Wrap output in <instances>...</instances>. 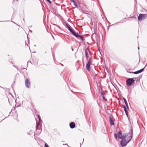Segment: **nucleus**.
<instances>
[{"label":"nucleus","instance_id":"nucleus-21","mask_svg":"<svg viewBox=\"0 0 147 147\" xmlns=\"http://www.w3.org/2000/svg\"><path fill=\"white\" fill-rule=\"evenodd\" d=\"M39 125V124H38V123H36V129H38V126Z\"/></svg>","mask_w":147,"mask_h":147},{"label":"nucleus","instance_id":"nucleus-34","mask_svg":"<svg viewBox=\"0 0 147 147\" xmlns=\"http://www.w3.org/2000/svg\"><path fill=\"white\" fill-rule=\"evenodd\" d=\"M30 32H32V31L31 30H30Z\"/></svg>","mask_w":147,"mask_h":147},{"label":"nucleus","instance_id":"nucleus-40","mask_svg":"<svg viewBox=\"0 0 147 147\" xmlns=\"http://www.w3.org/2000/svg\"><path fill=\"white\" fill-rule=\"evenodd\" d=\"M27 45L28 46V45Z\"/></svg>","mask_w":147,"mask_h":147},{"label":"nucleus","instance_id":"nucleus-31","mask_svg":"<svg viewBox=\"0 0 147 147\" xmlns=\"http://www.w3.org/2000/svg\"><path fill=\"white\" fill-rule=\"evenodd\" d=\"M8 101H9V103L10 104V100H9H9H8Z\"/></svg>","mask_w":147,"mask_h":147},{"label":"nucleus","instance_id":"nucleus-38","mask_svg":"<svg viewBox=\"0 0 147 147\" xmlns=\"http://www.w3.org/2000/svg\"><path fill=\"white\" fill-rule=\"evenodd\" d=\"M138 49H139V47H138Z\"/></svg>","mask_w":147,"mask_h":147},{"label":"nucleus","instance_id":"nucleus-28","mask_svg":"<svg viewBox=\"0 0 147 147\" xmlns=\"http://www.w3.org/2000/svg\"><path fill=\"white\" fill-rule=\"evenodd\" d=\"M71 2H73L74 1H75L74 0H70Z\"/></svg>","mask_w":147,"mask_h":147},{"label":"nucleus","instance_id":"nucleus-5","mask_svg":"<svg viewBox=\"0 0 147 147\" xmlns=\"http://www.w3.org/2000/svg\"><path fill=\"white\" fill-rule=\"evenodd\" d=\"M25 84L26 87L27 88H29L30 86V82L28 79H26L25 81Z\"/></svg>","mask_w":147,"mask_h":147},{"label":"nucleus","instance_id":"nucleus-19","mask_svg":"<svg viewBox=\"0 0 147 147\" xmlns=\"http://www.w3.org/2000/svg\"><path fill=\"white\" fill-rule=\"evenodd\" d=\"M38 119H39V121L40 122V121H42L41 120V118H40V116L39 115H38Z\"/></svg>","mask_w":147,"mask_h":147},{"label":"nucleus","instance_id":"nucleus-8","mask_svg":"<svg viewBox=\"0 0 147 147\" xmlns=\"http://www.w3.org/2000/svg\"><path fill=\"white\" fill-rule=\"evenodd\" d=\"M71 32L77 38H78L80 36V35H79L77 33H76L74 30H73Z\"/></svg>","mask_w":147,"mask_h":147},{"label":"nucleus","instance_id":"nucleus-33","mask_svg":"<svg viewBox=\"0 0 147 147\" xmlns=\"http://www.w3.org/2000/svg\"><path fill=\"white\" fill-rule=\"evenodd\" d=\"M12 22H13V23H14V24H16V23H15V22H13V21H12Z\"/></svg>","mask_w":147,"mask_h":147},{"label":"nucleus","instance_id":"nucleus-39","mask_svg":"<svg viewBox=\"0 0 147 147\" xmlns=\"http://www.w3.org/2000/svg\"><path fill=\"white\" fill-rule=\"evenodd\" d=\"M136 1V0H135Z\"/></svg>","mask_w":147,"mask_h":147},{"label":"nucleus","instance_id":"nucleus-30","mask_svg":"<svg viewBox=\"0 0 147 147\" xmlns=\"http://www.w3.org/2000/svg\"><path fill=\"white\" fill-rule=\"evenodd\" d=\"M9 62L10 63H12V61H10V60H9Z\"/></svg>","mask_w":147,"mask_h":147},{"label":"nucleus","instance_id":"nucleus-32","mask_svg":"<svg viewBox=\"0 0 147 147\" xmlns=\"http://www.w3.org/2000/svg\"><path fill=\"white\" fill-rule=\"evenodd\" d=\"M61 65L62 66H63V64H62L61 63Z\"/></svg>","mask_w":147,"mask_h":147},{"label":"nucleus","instance_id":"nucleus-16","mask_svg":"<svg viewBox=\"0 0 147 147\" xmlns=\"http://www.w3.org/2000/svg\"><path fill=\"white\" fill-rule=\"evenodd\" d=\"M79 38H80L81 39V40L82 41H84L85 40V39L81 35H80L79 36Z\"/></svg>","mask_w":147,"mask_h":147},{"label":"nucleus","instance_id":"nucleus-12","mask_svg":"<svg viewBox=\"0 0 147 147\" xmlns=\"http://www.w3.org/2000/svg\"><path fill=\"white\" fill-rule=\"evenodd\" d=\"M133 130L132 128L131 127V130L129 131V134H130V136H129L130 140H131L132 138V137L133 136Z\"/></svg>","mask_w":147,"mask_h":147},{"label":"nucleus","instance_id":"nucleus-24","mask_svg":"<svg viewBox=\"0 0 147 147\" xmlns=\"http://www.w3.org/2000/svg\"><path fill=\"white\" fill-rule=\"evenodd\" d=\"M123 108L124 109V110H125V109H126V107H125V105H123Z\"/></svg>","mask_w":147,"mask_h":147},{"label":"nucleus","instance_id":"nucleus-26","mask_svg":"<svg viewBox=\"0 0 147 147\" xmlns=\"http://www.w3.org/2000/svg\"><path fill=\"white\" fill-rule=\"evenodd\" d=\"M15 1H17L18 2V0H13V2H14Z\"/></svg>","mask_w":147,"mask_h":147},{"label":"nucleus","instance_id":"nucleus-18","mask_svg":"<svg viewBox=\"0 0 147 147\" xmlns=\"http://www.w3.org/2000/svg\"><path fill=\"white\" fill-rule=\"evenodd\" d=\"M33 132L32 131H30V132L27 133V134L29 135H30L33 134Z\"/></svg>","mask_w":147,"mask_h":147},{"label":"nucleus","instance_id":"nucleus-14","mask_svg":"<svg viewBox=\"0 0 147 147\" xmlns=\"http://www.w3.org/2000/svg\"><path fill=\"white\" fill-rule=\"evenodd\" d=\"M74 4V5L77 8H78V5L76 3V2L75 1H74L73 2Z\"/></svg>","mask_w":147,"mask_h":147},{"label":"nucleus","instance_id":"nucleus-35","mask_svg":"<svg viewBox=\"0 0 147 147\" xmlns=\"http://www.w3.org/2000/svg\"><path fill=\"white\" fill-rule=\"evenodd\" d=\"M72 49V51H73L74 50H73V49L72 48V49Z\"/></svg>","mask_w":147,"mask_h":147},{"label":"nucleus","instance_id":"nucleus-22","mask_svg":"<svg viewBox=\"0 0 147 147\" xmlns=\"http://www.w3.org/2000/svg\"><path fill=\"white\" fill-rule=\"evenodd\" d=\"M45 147H49L47 144L45 143Z\"/></svg>","mask_w":147,"mask_h":147},{"label":"nucleus","instance_id":"nucleus-36","mask_svg":"<svg viewBox=\"0 0 147 147\" xmlns=\"http://www.w3.org/2000/svg\"><path fill=\"white\" fill-rule=\"evenodd\" d=\"M53 38L54 39H55V38H54V37H53Z\"/></svg>","mask_w":147,"mask_h":147},{"label":"nucleus","instance_id":"nucleus-6","mask_svg":"<svg viewBox=\"0 0 147 147\" xmlns=\"http://www.w3.org/2000/svg\"><path fill=\"white\" fill-rule=\"evenodd\" d=\"M89 53H90V52L89 49L88 48H86L85 50V56L86 60H88V59L89 57Z\"/></svg>","mask_w":147,"mask_h":147},{"label":"nucleus","instance_id":"nucleus-1","mask_svg":"<svg viewBox=\"0 0 147 147\" xmlns=\"http://www.w3.org/2000/svg\"><path fill=\"white\" fill-rule=\"evenodd\" d=\"M118 138L122 140L120 142V144L122 147L126 146L127 144L131 140H126L125 138L128 136V134L124 133L123 135L122 134V131H119L118 133Z\"/></svg>","mask_w":147,"mask_h":147},{"label":"nucleus","instance_id":"nucleus-15","mask_svg":"<svg viewBox=\"0 0 147 147\" xmlns=\"http://www.w3.org/2000/svg\"><path fill=\"white\" fill-rule=\"evenodd\" d=\"M124 110L125 112L126 115L127 117H128V111H127V109H125Z\"/></svg>","mask_w":147,"mask_h":147},{"label":"nucleus","instance_id":"nucleus-42","mask_svg":"<svg viewBox=\"0 0 147 147\" xmlns=\"http://www.w3.org/2000/svg\"><path fill=\"white\" fill-rule=\"evenodd\" d=\"M117 23H120V22H118Z\"/></svg>","mask_w":147,"mask_h":147},{"label":"nucleus","instance_id":"nucleus-29","mask_svg":"<svg viewBox=\"0 0 147 147\" xmlns=\"http://www.w3.org/2000/svg\"><path fill=\"white\" fill-rule=\"evenodd\" d=\"M108 28H107V30H108L109 29V26H108Z\"/></svg>","mask_w":147,"mask_h":147},{"label":"nucleus","instance_id":"nucleus-11","mask_svg":"<svg viewBox=\"0 0 147 147\" xmlns=\"http://www.w3.org/2000/svg\"><path fill=\"white\" fill-rule=\"evenodd\" d=\"M66 27L68 28V30L71 32L73 30L71 28V26L69 25L68 24V23H67L66 24Z\"/></svg>","mask_w":147,"mask_h":147},{"label":"nucleus","instance_id":"nucleus-9","mask_svg":"<svg viewBox=\"0 0 147 147\" xmlns=\"http://www.w3.org/2000/svg\"><path fill=\"white\" fill-rule=\"evenodd\" d=\"M109 123H110L111 125H114L115 124V123H114V121H113V120L111 116H109Z\"/></svg>","mask_w":147,"mask_h":147},{"label":"nucleus","instance_id":"nucleus-10","mask_svg":"<svg viewBox=\"0 0 147 147\" xmlns=\"http://www.w3.org/2000/svg\"><path fill=\"white\" fill-rule=\"evenodd\" d=\"M75 124L74 122H71L69 124L70 127L71 129L74 128L75 127Z\"/></svg>","mask_w":147,"mask_h":147},{"label":"nucleus","instance_id":"nucleus-7","mask_svg":"<svg viewBox=\"0 0 147 147\" xmlns=\"http://www.w3.org/2000/svg\"><path fill=\"white\" fill-rule=\"evenodd\" d=\"M144 70V68H142L139 70L137 71H136L133 72H131V73H133V74H139L140 73H141L142 71H143Z\"/></svg>","mask_w":147,"mask_h":147},{"label":"nucleus","instance_id":"nucleus-13","mask_svg":"<svg viewBox=\"0 0 147 147\" xmlns=\"http://www.w3.org/2000/svg\"><path fill=\"white\" fill-rule=\"evenodd\" d=\"M123 99L124 100V102L125 103V105L126 106V107L127 109H129V106H128V103H127V101L124 98H123Z\"/></svg>","mask_w":147,"mask_h":147},{"label":"nucleus","instance_id":"nucleus-41","mask_svg":"<svg viewBox=\"0 0 147 147\" xmlns=\"http://www.w3.org/2000/svg\"><path fill=\"white\" fill-rule=\"evenodd\" d=\"M13 66L16 67L14 65H13Z\"/></svg>","mask_w":147,"mask_h":147},{"label":"nucleus","instance_id":"nucleus-2","mask_svg":"<svg viewBox=\"0 0 147 147\" xmlns=\"http://www.w3.org/2000/svg\"><path fill=\"white\" fill-rule=\"evenodd\" d=\"M147 18V14H140L138 17V20L139 21L141 22Z\"/></svg>","mask_w":147,"mask_h":147},{"label":"nucleus","instance_id":"nucleus-3","mask_svg":"<svg viewBox=\"0 0 147 147\" xmlns=\"http://www.w3.org/2000/svg\"><path fill=\"white\" fill-rule=\"evenodd\" d=\"M134 78H129L126 81V84L128 86H130L132 85L134 83L135 80Z\"/></svg>","mask_w":147,"mask_h":147},{"label":"nucleus","instance_id":"nucleus-27","mask_svg":"<svg viewBox=\"0 0 147 147\" xmlns=\"http://www.w3.org/2000/svg\"><path fill=\"white\" fill-rule=\"evenodd\" d=\"M130 138H129V136L127 138V139H126V140H129Z\"/></svg>","mask_w":147,"mask_h":147},{"label":"nucleus","instance_id":"nucleus-25","mask_svg":"<svg viewBox=\"0 0 147 147\" xmlns=\"http://www.w3.org/2000/svg\"><path fill=\"white\" fill-rule=\"evenodd\" d=\"M63 145H67L68 147H69V146L67 144H63Z\"/></svg>","mask_w":147,"mask_h":147},{"label":"nucleus","instance_id":"nucleus-23","mask_svg":"<svg viewBox=\"0 0 147 147\" xmlns=\"http://www.w3.org/2000/svg\"><path fill=\"white\" fill-rule=\"evenodd\" d=\"M49 3H50V4H51V2L50 0H46Z\"/></svg>","mask_w":147,"mask_h":147},{"label":"nucleus","instance_id":"nucleus-17","mask_svg":"<svg viewBox=\"0 0 147 147\" xmlns=\"http://www.w3.org/2000/svg\"><path fill=\"white\" fill-rule=\"evenodd\" d=\"M101 94L102 97L104 99H105V96H104V94L103 93V92H101Z\"/></svg>","mask_w":147,"mask_h":147},{"label":"nucleus","instance_id":"nucleus-4","mask_svg":"<svg viewBox=\"0 0 147 147\" xmlns=\"http://www.w3.org/2000/svg\"><path fill=\"white\" fill-rule=\"evenodd\" d=\"M88 60V61L86 65V68L88 71H90V65L91 64V58H89Z\"/></svg>","mask_w":147,"mask_h":147},{"label":"nucleus","instance_id":"nucleus-37","mask_svg":"<svg viewBox=\"0 0 147 147\" xmlns=\"http://www.w3.org/2000/svg\"><path fill=\"white\" fill-rule=\"evenodd\" d=\"M28 43H29V40H28Z\"/></svg>","mask_w":147,"mask_h":147},{"label":"nucleus","instance_id":"nucleus-20","mask_svg":"<svg viewBox=\"0 0 147 147\" xmlns=\"http://www.w3.org/2000/svg\"><path fill=\"white\" fill-rule=\"evenodd\" d=\"M114 136L115 139L117 140V135L116 134H114Z\"/></svg>","mask_w":147,"mask_h":147}]
</instances>
